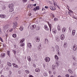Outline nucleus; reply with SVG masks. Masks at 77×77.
I'll use <instances>...</instances> for the list:
<instances>
[{"instance_id": "obj_43", "label": "nucleus", "mask_w": 77, "mask_h": 77, "mask_svg": "<svg viewBox=\"0 0 77 77\" xmlns=\"http://www.w3.org/2000/svg\"><path fill=\"white\" fill-rule=\"evenodd\" d=\"M66 77H69V75L68 74H67L65 75Z\"/></svg>"}, {"instance_id": "obj_44", "label": "nucleus", "mask_w": 77, "mask_h": 77, "mask_svg": "<svg viewBox=\"0 0 77 77\" xmlns=\"http://www.w3.org/2000/svg\"><path fill=\"white\" fill-rule=\"evenodd\" d=\"M2 8L3 9V10H4V9H6V7L4 6L2 7Z\"/></svg>"}, {"instance_id": "obj_54", "label": "nucleus", "mask_w": 77, "mask_h": 77, "mask_svg": "<svg viewBox=\"0 0 77 77\" xmlns=\"http://www.w3.org/2000/svg\"><path fill=\"white\" fill-rule=\"evenodd\" d=\"M49 73L50 74H51V71H49Z\"/></svg>"}, {"instance_id": "obj_25", "label": "nucleus", "mask_w": 77, "mask_h": 77, "mask_svg": "<svg viewBox=\"0 0 77 77\" xmlns=\"http://www.w3.org/2000/svg\"><path fill=\"white\" fill-rule=\"evenodd\" d=\"M32 6H33L32 5V4H29L28 5V8L31 9V8H32Z\"/></svg>"}, {"instance_id": "obj_32", "label": "nucleus", "mask_w": 77, "mask_h": 77, "mask_svg": "<svg viewBox=\"0 0 77 77\" xmlns=\"http://www.w3.org/2000/svg\"><path fill=\"white\" fill-rule=\"evenodd\" d=\"M7 65L9 66H11L12 64L8 62L7 63Z\"/></svg>"}, {"instance_id": "obj_11", "label": "nucleus", "mask_w": 77, "mask_h": 77, "mask_svg": "<svg viewBox=\"0 0 77 77\" xmlns=\"http://www.w3.org/2000/svg\"><path fill=\"white\" fill-rule=\"evenodd\" d=\"M0 17L1 18H4L6 17V15L3 14H1L0 15Z\"/></svg>"}, {"instance_id": "obj_18", "label": "nucleus", "mask_w": 77, "mask_h": 77, "mask_svg": "<svg viewBox=\"0 0 77 77\" xmlns=\"http://www.w3.org/2000/svg\"><path fill=\"white\" fill-rule=\"evenodd\" d=\"M27 59L29 62H31V57L30 56H28L27 57Z\"/></svg>"}, {"instance_id": "obj_1", "label": "nucleus", "mask_w": 77, "mask_h": 77, "mask_svg": "<svg viewBox=\"0 0 77 77\" xmlns=\"http://www.w3.org/2000/svg\"><path fill=\"white\" fill-rule=\"evenodd\" d=\"M48 25L50 29V32H51L52 30L53 33L54 34V35H56V34L57 33V31L55 29H53L52 25H51V24L49 23V22L48 23Z\"/></svg>"}, {"instance_id": "obj_57", "label": "nucleus", "mask_w": 77, "mask_h": 77, "mask_svg": "<svg viewBox=\"0 0 77 77\" xmlns=\"http://www.w3.org/2000/svg\"><path fill=\"white\" fill-rule=\"evenodd\" d=\"M29 16H31L32 15V14L31 13H29Z\"/></svg>"}, {"instance_id": "obj_20", "label": "nucleus", "mask_w": 77, "mask_h": 77, "mask_svg": "<svg viewBox=\"0 0 77 77\" xmlns=\"http://www.w3.org/2000/svg\"><path fill=\"white\" fill-rule=\"evenodd\" d=\"M68 72H69L70 74H73V71L71 69H69L68 70Z\"/></svg>"}, {"instance_id": "obj_27", "label": "nucleus", "mask_w": 77, "mask_h": 77, "mask_svg": "<svg viewBox=\"0 0 77 77\" xmlns=\"http://www.w3.org/2000/svg\"><path fill=\"white\" fill-rule=\"evenodd\" d=\"M55 47L56 50L57 51H59V46H57V45H56Z\"/></svg>"}, {"instance_id": "obj_53", "label": "nucleus", "mask_w": 77, "mask_h": 77, "mask_svg": "<svg viewBox=\"0 0 77 77\" xmlns=\"http://www.w3.org/2000/svg\"><path fill=\"white\" fill-rule=\"evenodd\" d=\"M32 6H36V4H35L32 5Z\"/></svg>"}, {"instance_id": "obj_51", "label": "nucleus", "mask_w": 77, "mask_h": 77, "mask_svg": "<svg viewBox=\"0 0 77 77\" xmlns=\"http://www.w3.org/2000/svg\"><path fill=\"white\" fill-rule=\"evenodd\" d=\"M51 15H52V17L54 18V15L53 14H51Z\"/></svg>"}, {"instance_id": "obj_52", "label": "nucleus", "mask_w": 77, "mask_h": 77, "mask_svg": "<svg viewBox=\"0 0 77 77\" xmlns=\"http://www.w3.org/2000/svg\"><path fill=\"white\" fill-rule=\"evenodd\" d=\"M2 33V30L1 29V28H0V34Z\"/></svg>"}, {"instance_id": "obj_58", "label": "nucleus", "mask_w": 77, "mask_h": 77, "mask_svg": "<svg viewBox=\"0 0 77 77\" xmlns=\"http://www.w3.org/2000/svg\"><path fill=\"white\" fill-rule=\"evenodd\" d=\"M43 67H44V68H45V65H43Z\"/></svg>"}, {"instance_id": "obj_42", "label": "nucleus", "mask_w": 77, "mask_h": 77, "mask_svg": "<svg viewBox=\"0 0 77 77\" xmlns=\"http://www.w3.org/2000/svg\"><path fill=\"white\" fill-rule=\"evenodd\" d=\"M54 21H57L58 20V19L57 18H55L54 19Z\"/></svg>"}, {"instance_id": "obj_26", "label": "nucleus", "mask_w": 77, "mask_h": 77, "mask_svg": "<svg viewBox=\"0 0 77 77\" xmlns=\"http://www.w3.org/2000/svg\"><path fill=\"white\" fill-rule=\"evenodd\" d=\"M35 71L36 72H40V70L39 68H36L35 69Z\"/></svg>"}, {"instance_id": "obj_28", "label": "nucleus", "mask_w": 77, "mask_h": 77, "mask_svg": "<svg viewBox=\"0 0 77 77\" xmlns=\"http://www.w3.org/2000/svg\"><path fill=\"white\" fill-rule=\"evenodd\" d=\"M41 45H39L38 47V49L39 50H41Z\"/></svg>"}, {"instance_id": "obj_61", "label": "nucleus", "mask_w": 77, "mask_h": 77, "mask_svg": "<svg viewBox=\"0 0 77 77\" xmlns=\"http://www.w3.org/2000/svg\"><path fill=\"white\" fill-rule=\"evenodd\" d=\"M57 77H62V76H61L60 75H58Z\"/></svg>"}, {"instance_id": "obj_45", "label": "nucleus", "mask_w": 77, "mask_h": 77, "mask_svg": "<svg viewBox=\"0 0 77 77\" xmlns=\"http://www.w3.org/2000/svg\"><path fill=\"white\" fill-rule=\"evenodd\" d=\"M49 3L50 5L52 4V2L51 1H49Z\"/></svg>"}, {"instance_id": "obj_12", "label": "nucleus", "mask_w": 77, "mask_h": 77, "mask_svg": "<svg viewBox=\"0 0 77 77\" xmlns=\"http://www.w3.org/2000/svg\"><path fill=\"white\" fill-rule=\"evenodd\" d=\"M60 39L61 40H63L65 39V35L63 34H62L60 36Z\"/></svg>"}, {"instance_id": "obj_64", "label": "nucleus", "mask_w": 77, "mask_h": 77, "mask_svg": "<svg viewBox=\"0 0 77 77\" xmlns=\"http://www.w3.org/2000/svg\"><path fill=\"white\" fill-rule=\"evenodd\" d=\"M51 77H53V75H52Z\"/></svg>"}, {"instance_id": "obj_4", "label": "nucleus", "mask_w": 77, "mask_h": 77, "mask_svg": "<svg viewBox=\"0 0 77 77\" xmlns=\"http://www.w3.org/2000/svg\"><path fill=\"white\" fill-rule=\"evenodd\" d=\"M13 27L14 29H15L17 27V26H18V23L16 22H14L13 23Z\"/></svg>"}, {"instance_id": "obj_47", "label": "nucleus", "mask_w": 77, "mask_h": 77, "mask_svg": "<svg viewBox=\"0 0 77 77\" xmlns=\"http://www.w3.org/2000/svg\"><path fill=\"white\" fill-rule=\"evenodd\" d=\"M45 8L46 9H48V7L47 6H45Z\"/></svg>"}, {"instance_id": "obj_36", "label": "nucleus", "mask_w": 77, "mask_h": 77, "mask_svg": "<svg viewBox=\"0 0 77 77\" xmlns=\"http://www.w3.org/2000/svg\"><path fill=\"white\" fill-rule=\"evenodd\" d=\"M25 72H26V74H29V71L28 70H25Z\"/></svg>"}, {"instance_id": "obj_29", "label": "nucleus", "mask_w": 77, "mask_h": 77, "mask_svg": "<svg viewBox=\"0 0 77 77\" xmlns=\"http://www.w3.org/2000/svg\"><path fill=\"white\" fill-rule=\"evenodd\" d=\"M72 59H73L74 60H76V58H75V57L74 55H72Z\"/></svg>"}, {"instance_id": "obj_14", "label": "nucleus", "mask_w": 77, "mask_h": 77, "mask_svg": "<svg viewBox=\"0 0 77 77\" xmlns=\"http://www.w3.org/2000/svg\"><path fill=\"white\" fill-rule=\"evenodd\" d=\"M63 47H64V48H66V47H68V44H67L66 42H65L64 43Z\"/></svg>"}, {"instance_id": "obj_22", "label": "nucleus", "mask_w": 77, "mask_h": 77, "mask_svg": "<svg viewBox=\"0 0 77 77\" xmlns=\"http://www.w3.org/2000/svg\"><path fill=\"white\" fill-rule=\"evenodd\" d=\"M39 9V6H37V7L34 8L33 9V10L34 11H36V10H38Z\"/></svg>"}, {"instance_id": "obj_35", "label": "nucleus", "mask_w": 77, "mask_h": 77, "mask_svg": "<svg viewBox=\"0 0 77 77\" xmlns=\"http://www.w3.org/2000/svg\"><path fill=\"white\" fill-rule=\"evenodd\" d=\"M43 75L45 77H47V73H46L45 72H44L43 73Z\"/></svg>"}, {"instance_id": "obj_49", "label": "nucleus", "mask_w": 77, "mask_h": 77, "mask_svg": "<svg viewBox=\"0 0 77 77\" xmlns=\"http://www.w3.org/2000/svg\"><path fill=\"white\" fill-rule=\"evenodd\" d=\"M11 74H12V71H9V74L10 75H11Z\"/></svg>"}, {"instance_id": "obj_39", "label": "nucleus", "mask_w": 77, "mask_h": 77, "mask_svg": "<svg viewBox=\"0 0 77 77\" xmlns=\"http://www.w3.org/2000/svg\"><path fill=\"white\" fill-rule=\"evenodd\" d=\"M7 53L8 55V56H10V51H7Z\"/></svg>"}, {"instance_id": "obj_55", "label": "nucleus", "mask_w": 77, "mask_h": 77, "mask_svg": "<svg viewBox=\"0 0 77 77\" xmlns=\"http://www.w3.org/2000/svg\"><path fill=\"white\" fill-rule=\"evenodd\" d=\"M1 40V41L2 42H3V39H2V38L0 39Z\"/></svg>"}, {"instance_id": "obj_15", "label": "nucleus", "mask_w": 77, "mask_h": 77, "mask_svg": "<svg viewBox=\"0 0 77 77\" xmlns=\"http://www.w3.org/2000/svg\"><path fill=\"white\" fill-rule=\"evenodd\" d=\"M27 46L29 48H32V44H31L30 43H27Z\"/></svg>"}, {"instance_id": "obj_63", "label": "nucleus", "mask_w": 77, "mask_h": 77, "mask_svg": "<svg viewBox=\"0 0 77 77\" xmlns=\"http://www.w3.org/2000/svg\"><path fill=\"white\" fill-rule=\"evenodd\" d=\"M70 77H74V76H71Z\"/></svg>"}, {"instance_id": "obj_40", "label": "nucleus", "mask_w": 77, "mask_h": 77, "mask_svg": "<svg viewBox=\"0 0 77 77\" xmlns=\"http://www.w3.org/2000/svg\"><path fill=\"white\" fill-rule=\"evenodd\" d=\"M27 1V0H22L23 3H26V2Z\"/></svg>"}, {"instance_id": "obj_23", "label": "nucleus", "mask_w": 77, "mask_h": 77, "mask_svg": "<svg viewBox=\"0 0 77 77\" xmlns=\"http://www.w3.org/2000/svg\"><path fill=\"white\" fill-rule=\"evenodd\" d=\"M5 57V54L4 53H2L1 55V57Z\"/></svg>"}, {"instance_id": "obj_59", "label": "nucleus", "mask_w": 77, "mask_h": 77, "mask_svg": "<svg viewBox=\"0 0 77 77\" xmlns=\"http://www.w3.org/2000/svg\"><path fill=\"white\" fill-rule=\"evenodd\" d=\"M1 77H5L3 75H1Z\"/></svg>"}, {"instance_id": "obj_13", "label": "nucleus", "mask_w": 77, "mask_h": 77, "mask_svg": "<svg viewBox=\"0 0 77 77\" xmlns=\"http://www.w3.org/2000/svg\"><path fill=\"white\" fill-rule=\"evenodd\" d=\"M12 65L14 67V68H18V65L15 63H13Z\"/></svg>"}, {"instance_id": "obj_8", "label": "nucleus", "mask_w": 77, "mask_h": 77, "mask_svg": "<svg viewBox=\"0 0 77 77\" xmlns=\"http://www.w3.org/2000/svg\"><path fill=\"white\" fill-rule=\"evenodd\" d=\"M35 40L37 42H39L40 41V38L39 37H37L35 38Z\"/></svg>"}, {"instance_id": "obj_31", "label": "nucleus", "mask_w": 77, "mask_h": 77, "mask_svg": "<svg viewBox=\"0 0 77 77\" xmlns=\"http://www.w3.org/2000/svg\"><path fill=\"white\" fill-rule=\"evenodd\" d=\"M25 39L23 38L22 40H21V41L20 42V43L21 44V43H22V42H23L24 41Z\"/></svg>"}, {"instance_id": "obj_24", "label": "nucleus", "mask_w": 77, "mask_h": 77, "mask_svg": "<svg viewBox=\"0 0 77 77\" xmlns=\"http://www.w3.org/2000/svg\"><path fill=\"white\" fill-rule=\"evenodd\" d=\"M57 29L58 31H60V30H61V29L60 28V27L59 25H58V26H57Z\"/></svg>"}, {"instance_id": "obj_17", "label": "nucleus", "mask_w": 77, "mask_h": 77, "mask_svg": "<svg viewBox=\"0 0 77 77\" xmlns=\"http://www.w3.org/2000/svg\"><path fill=\"white\" fill-rule=\"evenodd\" d=\"M44 27L46 30H49V29L48 28V26H47L45 25Z\"/></svg>"}, {"instance_id": "obj_19", "label": "nucleus", "mask_w": 77, "mask_h": 77, "mask_svg": "<svg viewBox=\"0 0 77 77\" xmlns=\"http://www.w3.org/2000/svg\"><path fill=\"white\" fill-rule=\"evenodd\" d=\"M66 28L63 27L62 29V32H63V33H64V32H66Z\"/></svg>"}, {"instance_id": "obj_2", "label": "nucleus", "mask_w": 77, "mask_h": 77, "mask_svg": "<svg viewBox=\"0 0 77 77\" xmlns=\"http://www.w3.org/2000/svg\"><path fill=\"white\" fill-rule=\"evenodd\" d=\"M13 6H14V4L12 3L10 4L8 6V8H9V11L10 12H13L14 10V8H13Z\"/></svg>"}, {"instance_id": "obj_30", "label": "nucleus", "mask_w": 77, "mask_h": 77, "mask_svg": "<svg viewBox=\"0 0 77 77\" xmlns=\"http://www.w3.org/2000/svg\"><path fill=\"white\" fill-rule=\"evenodd\" d=\"M55 58L56 60H59V57H58L57 55H55Z\"/></svg>"}, {"instance_id": "obj_10", "label": "nucleus", "mask_w": 77, "mask_h": 77, "mask_svg": "<svg viewBox=\"0 0 77 77\" xmlns=\"http://www.w3.org/2000/svg\"><path fill=\"white\" fill-rule=\"evenodd\" d=\"M44 44H48V40L47 38H45L44 41Z\"/></svg>"}, {"instance_id": "obj_38", "label": "nucleus", "mask_w": 77, "mask_h": 77, "mask_svg": "<svg viewBox=\"0 0 77 77\" xmlns=\"http://www.w3.org/2000/svg\"><path fill=\"white\" fill-rule=\"evenodd\" d=\"M25 45V44L24 43H22L20 44V46L21 47H23L24 46V45Z\"/></svg>"}, {"instance_id": "obj_48", "label": "nucleus", "mask_w": 77, "mask_h": 77, "mask_svg": "<svg viewBox=\"0 0 77 77\" xmlns=\"http://www.w3.org/2000/svg\"><path fill=\"white\" fill-rule=\"evenodd\" d=\"M69 29L70 30V31H71V28L70 27H69Z\"/></svg>"}, {"instance_id": "obj_34", "label": "nucleus", "mask_w": 77, "mask_h": 77, "mask_svg": "<svg viewBox=\"0 0 77 77\" xmlns=\"http://www.w3.org/2000/svg\"><path fill=\"white\" fill-rule=\"evenodd\" d=\"M20 31H23V30H24V28L23 26H21L20 29Z\"/></svg>"}, {"instance_id": "obj_33", "label": "nucleus", "mask_w": 77, "mask_h": 77, "mask_svg": "<svg viewBox=\"0 0 77 77\" xmlns=\"http://www.w3.org/2000/svg\"><path fill=\"white\" fill-rule=\"evenodd\" d=\"M12 36L13 38H16V37H17V34H13Z\"/></svg>"}, {"instance_id": "obj_9", "label": "nucleus", "mask_w": 77, "mask_h": 77, "mask_svg": "<svg viewBox=\"0 0 77 77\" xmlns=\"http://www.w3.org/2000/svg\"><path fill=\"white\" fill-rule=\"evenodd\" d=\"M73 51H75L77 50V45H75L73 47Z\"/></svg>"}, {"instance_id": "obj_56", "label": "nucleus", "mask_w": 77, "mask_h": 77, "mask_svg": "<svg viewBox=\"0 0 77 77\" xmlns=\"http://www.w3.org/2000/svg\"><path fill=\"white\" fill-rule=\"evenodd\" d=\"M7 33H8V32H6V33H5V34H6L5 35V36H6V37H8V34H6Z\"/></svg>"}, {"instance_id": "obj_37", "label": "nucleus", "mask_w": 77, "mask_h": 77, "mask_svg": "<svg viewBox=\"0 0 77 77\" xmlns=\"http://www.w3.org/2000/svg\"><path fill=\"white\" fill-rule=\"evenodd\" d=\"M55 65H53L52 66V68L53 69H55Z\"/></svg>"}, {"instance_id": "obj_21", "label": "nucleus", "mask_w": 77, "mask_h": 77, "mask_svg": "<svg viewBox=\"0 0 77 77\" xmlns=\"http://www.w3.org/2000/svg\"><path fill=\"white\" fill-rule=\"evenodd\" d=\"M75 34V30H73L72 32V35L73 36H74Z\"/></svg>"}, {"instance_id": "obj_41", "label": "nucleus", "mask_w": 77, "mask_h": 77, "mask_svg": "<svg viewBox=\"0 0 77 77\" xmlns=\"http://www.w3.org/2000/svg\"><path fill=\"white\" fill-rule=\"evenodd\" d=\"M13 52L14 53V54H16V51L15 50H13Z\"/></svg>"}, {"instance_id": "obj_3", "label": "nucleus", "mask_w": 77, "mask_h": 77, "mask_svg": "<svg viewBox=\"0 0 77 77\" xmlns=\"http://www.w3.org/2000/svg\"><path fill=\"white\" fill-rule=\"evenodd\" d=\"M9 25H6L4 27L3 30L4 32L5 33H6V31H7V29L9 28Z\"/></svg>"}, {"instance_id": "obj_6", "label": "nucleus", "mask_w": 77, "mask_h": 77, "mask_svg": "<svg viewBox=\"0 0 77 77\" xmlns=\"http://www.w3.org/2000/svg\"><path fill=\"white\" fill-rule=\"evenodd\" d=\"M45 60L46 62H49L50 61V58L49 57H46Z\"/></svg>"}, {"instance_id": "obj_60", "label": "nucleus", "mask_w": 77, "mask_h": 77, "mask_svg": "<svg viewBox=\"0 0 77 77\" xmlns=\"http://www.w3.org/2000/svg\"><path fill=\"white\" fill-rule=\"evenodd\" d=\"M73 76H74V77H76V75H74Z\"/></svg>"}, {"instance_id": "obj_7", "label": "nucleus", "mask_w": 77, "mask_h": 77, "mask_svg": "<svg viewBox=\"0 0 77 77\" xmlns=\"http://www.w3.org/2000/svg\"><path fill=\"white\" fill-rule=\"evenodd\" d=\"M49 8L51 11H55V10H56V8L54 7L50 6H49Z\"/></svg>"}, {"instance_id": "obj_62", "label": "nucleus", "mask_w": 77, "mask_h": 77, "mask_svg": "<svg viewBox=\"0 0 77 77\" xmlns=\"http://www.w3.org/2000/svg\"><path fill=\"white\" fill-rule=\"evenodd\" d=\"M3 47H6V45H3Z\"/></svg>"}, {"instance_id": "obj_46", "label": "nucleus", "mask_w": 77, "mask_h": 77, "mask_svg": "<svg viewBox=\"0 0 77 77\" xmlns=\"http://www.w3.org/2000/svg\"><path fill=\"white\" fill-rule=\"evenodd\" d=\"M56 74V72H53V74H54V75H55V74Z\"/></svg>"}, {"instance_id": "obj_5", "label": "nucleus", "mask_w": 77, "mask_h": 77, "mask_svg": "<svg viewBox=\"0 0 77 77\" xmlns=\"http://www.w3.org/2000/svg\"><path fill=\"white\" fill-rule=\"evenodd\" d=\"M36 27V25H32L30 27V29H31V30H33L34 29H35Z\"/></svg>"}, {"instance_id": "obj_50", "label": "nucleus", "mask_w": 77, "mask_h": 77, "mask_svg": "<svg viewBox=\"0 0 77 77\" xmlns=\"http://www.w3.org/2000/svg\"><path fill=\"white\" fill-rule=\"evenodd\" d=\"M29 77H33V76L31 75H29Z\"/></svg>"}, {"instance_id": "obj_16", "label": "nucleus", "mask_w": 77, "mask_h": 77, "mask_svg": "<svg viewBox=\"0 0 77 77\" xmlns=\"http://www.w3.org/2000/svg\"><path fill=\"white\" fill-rule=\"evenodd\" d=\"M14 30V29L13 28H9L8 30H7L6 32H8V30L9 31V32H12L13 31V30Z\"/></svg>"}]
</instances>
